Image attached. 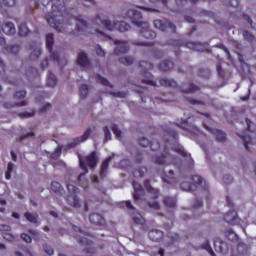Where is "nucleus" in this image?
<instances>
[{
  "mask_svg": "<svg viewBox=\"0 0 256 256\" xmlns=\"http://www.w3.org/2000/svg\"><path fill=\"white\" fill-rule=\"evenodd\" d=\"M237 217H239L237 211L230 210L224 215V221L230 225H235V223H237Z\"/></svg>",
  "mask_w": 256,
  "mask_h": 256,
  "instance_id": "24",
  "label": "nucleus"
},
{
  "mask_svg": "<svg viewBox=\"0 0 256 256\" xmlns=\"http://www.w3.org/2000/svg\"><path fill=\"white\" fill-rule=\"evenodd\" d=\"M103 131H104V141H111V132L109 131V127L105 126L103 128Z\"/></svg>",
  "mask_w": 256,
  "mask_h": 256,
  "instance_id": "55",
  "label": "nucleus"
},
{
  "mask_svg": "<svg viewBox=\"0 0 256 256\" xmlns=\"http://www.w3.org/2000/svg\"><path fill=\"white\" fill-rule=\"evenodd\" d=\"M147 174V167L145 166H142V167H139L138 169H136L134 171V175L135 177H145V175Z\"/></svg>",
  "mask_w": 256,
  "mask_h": 256,
  "instance_id": "43",
  "label": "nucleus"
},
{
  "mask_svg": "<svg viewBox=\"0 0 256 256\" xmlns=\"http://www.w3.org/2000/svg\"><path fill=\"white\" fill-rule=\"evenodd\" d=\"M211 133L216 137V141L219 143H224V141H227V134H225V132L218 129H213L211 130Z\"/></svg>",
  "mask_w": 256,
  "mask_h": 256,
  "instance_id": "30",
  "label": "nucleus"
},
{
  "mask_svg": "<svg viewBox=\"0 0 256 256\" xmlns=\"http://www.w3.org/2000/svg\"><path fill=\"white\" fill-rule=\"evenodd\" d=\"M66 187L69 191V195L66 198L67 204L70 207H74V209H81V200H79V197L77 196V193H79V188L73 184H66Z\"/></svg>",
  "mask_w": 256,
  "mask_h": 256,
  "instance_id": "8",
  "label": "nucleus"
},
{
  "mask_svg": "<svg viewBox=\"0 0 256 256\" xmlns=\"http://www.w3.org/2000/svg\"><path fill=\"white\" fill-rule=\"evenodd\" d=\"M164 131L168 135L167 143L168 145H171L172 151H174V153H178V155H181V157H184L185 159L184 164L179 167L180 172L189 173V175H191L195 167V160H193L191 154L187 153L185 148L179 144V134L177 131H174L169 127H165Z\"/></svg>",
  "mask_w": 256,
  "mask_h": 256,
  "instance_id": "3",
  "label": "nucleus"
},
{
  "mask_svg": "<svg viewBox=\"0 0 256 256\" xmlns=\"http://www.w3.org/2000/svg\"><path fill=\"white\" fill-rule=\"evenodd\" d=\"M33 115H35V112H23L19 114V117L21 119H28L29 117H33Z\"/></svg>",
  "mask_w": 256,
  "mask_h": 256,
  "instance_id": "61",
  "label": "nucleus"
},
{
  "mask_svg": "<svg viewBox=\"0 0 256 256\" xmlns=\"http://www.w3.org/2000/svg\"><path fill=\"white\" fill-rule=\"evenodd\" d=\"M55 85H57V77L50 71L47 76V86L55 87Z\"/></svg>",
  "mask_w": 256,
  "mask_h": 256,
  "instance_id": "36",
  "label": "nucleus"
},
{
  "mask_svg": "<svg viewBox=\"0 0 256 256\" xmlns=\"http://www.w3.org/2000/svg\"><path fill=\"white\" fill-rule=\"evenodd\" d=\"M176 127L183 129L184 131L189 130V122L187 120H182L181 123L174 124Z\"/></svg>",
  "mask_w": 256,
  "mask_h": 256,
  "instance_id": "51",
  "label": "nucleus"
},
{
  "mask_svg": "<svg viewBox=\"0 0 256 256\" xmlns=\"http://www.w3.org/2000/svg\"><path fill=\"white\" fill-rule=\"evenodd\" d=\"M187 101H188V103H190V105H205V102H203L201 100H196L193 98H190Z\"/></svg>",
  "mask_w": 256,
  "mask_h": 256,
  "instance_id": "59",
  "label": "nucleus"
},
{
  "mask_svg": "<svg viewBox=\"0 0 256 256\" xmlns=\"http://www.w3.org/2000/svg\"><path fill=\"white\" fill-rule=\"evenodd\" d=\"M114 45H116L114 49L115 55H126V53H129V44L126 41L115 40Z\"/></svg>",
  "mask_w": 256,
  "mask_h": 256,
  "instance_id": "15",
  "label": "nucleus"
},
{
  "mask_svg": "<svg viewBox=\"0 0 256 256\" xmlns=\"http://www.w3.org/2000/svg\"><path fill=\"white\" fill-rule=\"evenodd\" d=\"M223 181H224V183H226V185H229V183H233V176L224 175Z\"/></svg>",
  "mask_w": 256,
  "mask_h": 256,
  "instance_id": "64",
  "label": "nucleus"
},
{
  "mask_svg": "<svg viewBox=\"0 0 256 256\" xmlns=\"http://www.w3.org/2000/svg\"><path fill=\"white\" fill-rule=\"evenodd\" d=\"M143 185L144 189H146V191L150 194V198L153 199V201H157L161 195V191L151 186V181L149 179L144 180Z\"/></svg>",
  "mask_w": 256,
  "mask_h": 256,
  "instance_id": "14",
  "label": "nucleus"
},
{
  "mask_svg": "<svg viewBox=\"0 0 256 256\" xmlns=\"http://www.w3.org/2000/svg\"><path fill=\"white\" fill-rule=\"evenodd\" d=\"M158 82L160 83L161 87H170L172 89H176L177 87V82L173 79L160 78Z\"/></svg>",
  "mask_w": 256,
  "mask_h": 256,
  "instance_id": "29",
  "label": "nucleus"
},
{
  "mask_svg": "<svg viewBox=\"0 0 256 256\" xmlns=\"http://www.w3.org/2000/svg\"><path fill=\"white\" fill-rule=\"evenodd\" d=\"M111 161H113V156H109L103 160L100 168L101 177H107V171H109V163H111Z\"/></svg>",
  "mask_w": 256,
  "mask_h": 256,
  "instance_id": "25",
  "label": "nucleus"
},
{
  "mask_svg": "<svg viewBox=\"0 0 256 256\" xmlns=\"http://www.w3.org/2000/svg\"><path fill=\"white\" fill-rule=\"evenodd\" d=\"M175 65L173 64V61L171 60H164L158 65L159 71H162V73H167L173 69Z\"/></svg>",
  "mask_w": 256,
  "mask_h": 256,
  "instance_id": "26",
  "label": "nucleus"
},
{
  "mask_svg": "<svg viewBox=\"0 0 256 256\" xmlns=\"http://www.w3.org/2000/svg\"><path fill=\"white\" fill-rule=\"evenodd\" d=\"M24 217L26 221H29V223H33V225H37L39 223V215L37 213L33 214L30 212H25Z\"/></svg>",
  "mask_w": 256,
  "mask_h": 256,
  "instance_id": "33",
  "label": "nucleus"
},
{
  "mask_svg": "<svg viewBox=\"0 0 256 256\" xmlns=\"http://www.w3.org/2000/svg\"><path fill=\"white\" fill-rule=\"evenodd\" d=\"M53 45H55V38L53 37L52 33H49L46 35V47L50 53L52 61H54L55 63H59V55L53 52Z\"/></svg>",
  "mask_w": 256,
  "mask_h": 256,
  "instance_id": "11",
  "label": "nucleus"
},
{
  "mask_svg": "<svg viewBox=\"0 0 256 256\" xmlns=\"http://www.w3.org/2000/svg\"><path fill=\"white\" fill-rule=\"evenodd\" d=\"M112 133L115 134L116 139H121L123 137V133L119 130V126L115 124L112 126Z\"/></svg>",
  "mask_w": 256,
  "mask_h": 256,
  "instance_id": "48",
  "label": "nucleus"
},
{
  "mask_svg": "<svg viewBox=\"0 0 256 256\" xmlns=\"http://www.w3.org/2000/svg\"><path fill=\"white\" fill-rule=\"evenodd\" d=\"M140 147H150L151 151H159L161 144L158 140L149 141L146 137H142L138 141Z\"/></svg>",
  "mask_w": 256,
  "mask_h": 256,
  "instance_id": "13",
  "label": "nucleus"
},
{
  "mask_svg": "<svg viewBox=\"0 0 256 256\" xmlns=\"http://www.w3.org/2000/svg\"><path fill=\"white\" fill-rule=\"evenodd\" d=\"M163 205L167 209H175L177 207V197L175 196H165L162 201Z\"/></svg>",
  "mask_w": 256,
  "mask_h": 256,
  "instance_id": "23",
  "label": "nucleus"
},
{
  "mask_svg": "<svg viewBox=\"0 0 256 256\" xmlns=\"http://www.w3.org/2000/svg\"><path fill=\"white\" fill-rule=\"evenodd\" d=\"M154 27L160 31H171V33L177 31L175 24L169 22L167 19L154 20Z\"/></svg>",
  "mask_w": 256,
  "mask_h": 256,
  "instance_id": "9",
  "label": "nucleus"
},
{
  "mask_svg": "<svg viewBox=\"0 0 256 256\" xmlns=\"http://www.w3.org/2000/svg\"><path fill=\"white\" fill-rule=\"evenodd\" d=\"M43 250L46 253V255H53V253H54L53 247H51L47 244L43 245Z\"/></svg>",
  "mask_w": 256,
  "mask_h": 256,
  "instance_id": "56",
  "label": "nucleus"
},
{
  "mask_svg": "<svg viewBox=\"0 0 256 256\" xmlns=\"http://www.w3.org/2000/svg\"><path fill=\"white\" fill-rule=\"evenodd\" d=\"M89 221L92 225H99L100 227H104L106 225L105 218L99 213H93L89 216Z\"/></svg>",
  "mask_w": 256,
  "mask_h": 256,
  "instance_id": "20",
  "label": "nucleus"
},
{
  "mask_svg": "<svg viewBox=\"0 0 256 256\" xmlns=\"http://www.w3.org/2000/svg\"><path fill=\"white\" fill-rule=\"evenodd\" d=\"M132 185L134 189L133 199L135 203H137V201H141V197H143V186L135 181H132Z\"/></svg>",
  "mask_w": 256,
  "mask_h": 256,
  "instance_id": "18",
  "label": "nucleus"
},
{
  "mask_svg": "<svg viewBox=\"0 0 256 256\" xmlns=\"http://www.w3.org/2000/svg\"><path fill=\"white\" fill-rule=\"evenodd\" d=\"M180 187L183 191H189L190 193H193L198 189H201L202 191H209V185H207V181L199 175H192L190 177V181L182 182Z\"/></svg>",
  "mask_w": 256,
  "mask_h": 256,
  "instance_id": "4",
  "label": "nucleus"
},
{
  "mask_svg": "<svg viewBox=\"0 0 256 256\" xmlns=\"http://www.w3.org/2000/svg\"><path fill=\"white\" fill-rule=\"evenodd\" d=\"M216 70H217V74H218V77H220V79H227V77H231V72L229 71H225L223 69V66H221V63H218L216 65Z\"/></svg>",
  "mask_w": 256,
  "mask_h": 256,
  "instance_id": "32",
  "label": "nucleus"
},
{
  "mask_svg": "<svg viewBox=\"0 0 256 256\" xmlns=\"http://www.w3.org/2000/svg\"><path fill=\"white\" fill-rule=\"evenodd\" d=\"M184 47H187V49H190V51H196L198 53H204V51H207L209 49V43H201V42H186L183 43Z\"/></svg>",
  "mask_w": 256,
  "mask_h": 256,
  "instance_id": "10",
  "label": "nucleus"
},
{
  "mask_svg": "<svg viewBox=\"0 0 256 256\" xmlns=\"http://www.w3.org/2000/svg\"><path fill=\"white\" fill-rule=\"evenodd\" d=\"M162 180L164 181V183H168V185H175V172H173V170H170L168 173H165L162 176Z\"/></svg>",
  "mask_w": 256,
  "mask_h": 256,
  "instance_id": "31",
  "label": "nucleus"
},
{
  "mask_svg": "<svg viewBox=\"0 0 256 256\" xmlns=\"http://www.w3.org/2000/svg\"><path fill=\"white\" fill-rule=\"evenodd\" d=\"M76 62H77V65H79L83 69H87V67H89V65H90L89 57L87 56V54L85 52H80L78 54V58H77Z\"/></svg>",
  "mask_w": 256,
  "mask_h": 256,
  "instance_id": "22",
  "label": "nucleus"
},
{
  "mask_svg": "<svg viewBox=\"0 0 256 256\" xmlns=\"http://www.w3.org/2000/svg\"><path fill=\"white\" fill-rule=\"evenodd\" d=\"M96 55H98V57H105V50H103L101 46H97Z\"/></svg>",
  "mask_w": 256,
  "mask_h": 256,
  "instance_id": "63",
  "label": "nucleus"
},
{
  "mask_svg": "<svg viewBox=\"0 0 256 256\" xmlns=\"http://www.w3.org/2000/svg\"><path fill=\"white\" fill-rule=\"evenodd\" d=\"M87 95H89V86L83 84L80 86V99H86Z\"/></svg>",
  "mask_w": 256,
  "mask_h": 256,
  "instance_id": "40",
  "label": "nucleus"
},
{
  "mask_svg": "<svg viewBox=\"0 0 256 256\" xmlns=\"http://www.w3.org/2000/svg\"><path fill=\"white\" fill-rule=\"evenodd\" d=\"M153 161L156 165H176L175 156L171 155V153L169 152V148L167 147V144L164 145L163 152L155 154V156L153 157Z\"/></svg>",
  "mask_w": 256,
  "mask_h": 256,
  "instance_id": "7",
  "label": "nucleus"
},
{
  "mask_svg": "<svg viewBox=\"0 0 256 256\" xmlns=\"http://www.w3.org/2000/svg\"><path fill=\"white\" fill-rule=\"evenodd\" d=\"M0 33H4V35H15V33H17L15 24L12 22H7L3 25H0Z\"/></svg>",
  "mask_w": 256,
  "mask_h": 256,
  "instance_id": "21",
  "label": "nucleus"
},
{
  "mask_svg": "<svg viewBox=\"0 0 256 256\" xmlns=\"http://www.w3.org/2000/svg\"><path fill=\"white\" fill-rule=\"evenodd\" d=\"M200 77H210L211 76V70L204 69L199 71Z\"/></svg>",
  "mask_w": 256,
  "mask_h": 256,
  "instance_id": "62",
  "label": "nucleus"
},
{
  "mask_svg": "<svg viewBox=\"0 0 256 256\" xmlns=\"http://www.w3.org/2000/svg\"><path fill=\"white\" fill-rule=\"evenodd\" d=\"M61 151H62V147L58 146L55 149V152L51 154V159H59V157H61Z\"/></svg>",
  "mask_w": 256,
  "mask_h": 256,
  "instance_id": "52",
  "label": "nucleus"
},
{
  "mask_svg": "<svg viewBox=\"0 0 256 256\" xmlns=\"http://www.w3.org/2000/svg\"><path fill=\"white\" fill-rule=\"evenodd\" d=\"M21 239L22 241H25V243H31V241H33V238H31L27 233H22Z\"/></svg>",
  "mask_w": 256,
  "mask_h": 256,
  "instance_id": "60",
  "label": "nucleus"
},
{
  "mask_svg": "<svg viewBox=\"0 0 256 256\" xmlns=\"http://www.w3.org/2000/svg\"><path fill=\"white\" fill-rule=\"evenodd\" d=\"M97 82L100 83V85H104V87H113L109 80L107 78L101 76L100 74H96Z\"/></svg>",
  "mask_w": 256,
  "mask_h": 256,
  "instance_id": "39",
  "label": "nucleus"
},
{
  "mask_svg": "<svg viewBox=\"0 0 256 256\" xmlns=\"http://www.w3.org/2000/svg\"><path fill=\"white\" fill-rule=\"evenodd\" d=\"M134 62H135V58L133 57H122L119 59V63L126 66L133 65Z\"/></svg>",
  "mask_w": 256,
  "mask_h": 256,
  "instance_id": "42",
  "label": "nucleus"
},
{
  "mask_svg": "<svg viewBox=\"0 0 256 256\" xmlns=\"http://www.w3.org/2000/svg\"><path fill=\"white\" fill-rule=\"evenodd\" d=\"M50 188L54 193H56V195H61L63 193V186H61V183L57 181H53Z\"/></svg>",
  "mask_w": 256,
  "mask_h": 256,
  "instance_id": "34",
  "label": "nucleus"
},
{
  "mask_svg": "<svg viewBox=\"0 0 256 256\" xmlns=\"http://www.w3.org/2000/svg\"><path fill=\"white\" fill-rule=\"evenodd\" d=\"M148 237L150 241H154V243H159L163 237H165V233L159 229H152L148 232Z\"/></svg>",
  "mask_w": 256,
  "mask_h": 256,
  "instance_id": "19",
  "label": "nucleus"
},
{
  "mask_svg": "<svg viewBox=\"0 0 256 256\" xmlns=\"http://www.w3.org/2000/svg\"><path fill=\"white\" fill-rule=\"evenodd\" d=\"M202 249H205V251H207L209 253V255L215 256V252L213 251V248H211V244H209V241H206L202 245Z\"/></svg>",
  "mask_w": 256,
  "mask_h": 256,
  "instance_id": "49",
  "label": "nucleus"
},
{
  "mask_svg": "<svg viewBox=\"0 0 256 256\" xmlns=\"http://www.w3.org/2000/svg\"><path fill=\"white\" fill-rule=\"evenodd\" d=\"M26 95L27 92L25 90H20L15 93L14 99H16L17 101H22V99L26 97Z\"/></svg>",
  "mask_w": 256,
  "mask_h": 256,
  "instance_id": "50",
  "label": "nucleus"
},
{
  "mask_svg": "<svg viewBox=\"0 0 256 256\" xmlns=\"http://www.w3.org/2000/svg\"><path fill=\"white\" fill-rule=\"evenodd\" d=\"M0 232L5 241L13 243L17 239L15 235L11 234V226L7 224H0Z\"/></svg>",
  "mask_w": 256,
  "mask_h": 256,
  "instance_id": "16",
  "label": "nucleus"
},
{
  "mask_svg": "<svg viewBox=\"0 0 256 256\" xmlns=\"http://www.w3.org/2000/svg\"><path fill=\"white\" fill-rule=\"evenodd\" d=\"M29 33H31V30H29V28L27 27V24L23 23L19 25L18 35H20V37H27Z\"/></svg>",
  "mask_w": 256,
  "mask_h": 256,
  "instance_id": "35",
  "label": "nucleus"
},
{
  "mask_svg": "<svg viewBox=\"0 0 256 256\" xmlns=\"http://www.w3.org/2000/svg\"><path fill=\"white\" fill-rule=\"evenodd\" d=\"M39 57H41V48H35L30 55V59L35 61L39 59Z\"/></svg>",
  "mask_w": 256,
  "mask_h": 256,
  "instance_id": "46",
  "label": "nucleus"
},
{
  "mask_svg": "<svg viewBox=\"0 0 256 256\" xmlns=\"http://www.w3.org/2000/svg\"><path fill=\"white\" fill-rule=\"evenodd\" d=\"M16 0H2L0 1V8L1 7H15Z\"/></svg>",
  "mask_w": 256,
  "mask_h": 256,
  "instance_id": "45",
  "label": "nucleus"
},
{
  "mask_svg": "<svg viewBox=\"0 0 256 256\" xmlns=\"http://www.w3.org/2000/svg\"><path fill=\"white\" fill-rule=\"evenodd\" d=\"M139 67L141 70V75L144 77L141 81L144 85H151L152 87H157V83L153 81V74H151L149 71L153 69V64L147 62V61H140Z\"/></svg>",
  "mask_w": 256,
  "mask_h": 256,
  "instance_id": "6",
  "label": "nucleus"
},
{
  "mask_svg": "<svg viewBox=\"0 0 256 256\" xmlns=\"http://www.w3.org/2000/svg\"><path fill=\"white\" fill-rule=\"evenodd\" d=\"M27 106V102L26 100H22L16 104H9V103H4V107L5 109H11L13 107H25Z\"/></svg>",
  "mask_w": 256,
  "mask_h": 256,
  "instance_id": "41",
  "label": "nucleus"
},
{
  "mask_svg": "<svg viewBox=\"0 0 256 256\" xmlns=\"http://www.w3.org/2000/svg\"><path fill=\"white\" fill-rule=\"evenodd\" d=\"M225 235L228 239H236L237 238V234L232 229L226 230ZM230 237H232V238H230Z\"/></svg>",
  "mask_w": 256,
  "mask_h": 256,
  "instance_id": "57",
  "label": "nucleus"
},
{
  "mask_svg": "<svg viewBox=\"0 0 256 256\" xmlns=\"http://www.w3.org/2000/svg\"><path fill=\"white\" fill-rule=\"evenodd\" d=\"M6 51L8 53H11L12 55H18L19 51H21V46L19 45H11V46H5Z\"/></svg>",
  "mask_w": 256,
  "mask_h": 256,
  "instance_id": "38",
  "label": "nucleus"
},
{
  "mask_svg": "<svg viewBox=\"0 0 256 256\" xmlns=\"http://www.w3.org/2000/svg\"><path fill=\"white\" fill-rule=\"evenodd\" d=\"M131 217L136 225H145L147 223V220L141 215L139 212H131Z\"/></svg>",
  "mask_w": 256,
  "mask_h": 256,
  "instance_id": "28",
  "label": "nucleus"
},
{
  "mask_svg": "<svg viewBox=\"0 0 256 256\" xmlns=\"http://www.w3.org/2000/svg\"><path fill=\"white\" fill-rule=\"evenodd\" d=\"M243 38L246 40V41H253V39H255V36H253V34H251L249 31L245 30L243 33Z\"/></svg>",
  "mask_w": 256,
  "mask_h": 256,
  "instance_id": "54",
  "label": "nucleus"
},
{
  "mask_svg": "<svg viewBox=\"0 0 256 256\" xmlns=\"http://www.w3.org/2000/svg\"><path fill=\"white\" fill-rule=\"evenodd\" d=\"M227 248V243H225L223 240L220 238H216L214 240V250L216 253H223L225 249Z\"/></svg>",
  "mask_w": 256,
  "mask_h": 256,
  "instance_id": "27",
  "label": "nucleus"
},
{
  "mask_svg": "<svg viewBox=\"0 0 256 256\" xmlns=\"http://www.w3.org/2000/svg\"><path fill=\"white\" fill-rule=\"evenodd\" d=\"M238 137L242 139L246 151H249V143H251L252 138L247 134H238Z\"/></svg>",
  "mask_w": 256,
  "mask_h": 256,
  "instance_id": "37",
  "label": "nucleus"
},
{
  "mask_svg": "<svg viewBox=\"0 0 256 256\" xmlns=\"http://www.w3.org/2000/svg\"><path fill=\"white\" fill-rule=\"evenodd\" d=\"M191 3L192 5H195L199 2V0H175V3L178 7H183V5H186L187 2Z\"/></svg>",
  "mask_w": 256,
  "mask_h": 256,
  "instance_id": "47",
  "label": "nucleus"
},
{
  "mask_svg": "<svg viewBox=\"0 0 256 256\" xmlns=\"http://www.w3.org/2000/svg\"><path fill=\"white\" fill-rule=\"evenodd\" d=\"M126 19H130V21L139 27L140 37L146 39L145 41L134 40L132 45L136 47H153L155 45V37H157V33L155 31L149 29V23L143 22V14L141 12L130 9L126 13Z\"/></svg>",
  "mask_w": 256,
  "mask_h": 256,
  "instance_id": "2",
  "label": "nucleus"
},
{
  "mask_svg": "<svg viewBox=\"0 0 256 256\" xmlns=\"http://www.w3.org/2000/svg\"><path fill=\"white\" fill-rule=\"evenodd\" d=\"M121 205L122 207L125 206L126 209H129V211H132L135 212L137 211L134 207H133V204H131V201L127 200V201H124V202H121Z\"/></svg>",
  "mask_w": 256,
  "mask_h": 256,
  "instance_id": "53",
  "label": "nucleus"
},
{
  "mask_svg": "<svg viewBox=\"0 0 256 256\" xmlns=\"http://www.w3.org/2000/svg\"><path fill=\"white\" fill-rule=\"evenodd\" d=\"M0 77H2L3 81H8V83H11L9 78L5 77V63L0 59Z\"/></svg>",
  "mask_w": 256,
  "mask_h": 256,
  "instance_id": "44",
  "label": "nucleus"
},
{
  "mask_svg": "<svg viewBox=\"0 0 256 256\" xmlns=\"http://www.w3.org/2000/svg\"><path fill=\"white\" fill-rule=\"evenodd\" d=\"M47 23L55 29L58 33H65V29H67V25H73L70 21H74L76 23L77 31L82 33H87L89 29L95 27H101V25L107 29L108 31H119L120 33H125L131 29V26L124 21L120 22H111L109 20H103L101 17L97 16L94 20H90L89 22H85L83 16L79 15L75 16H67V8L65 6L53 5L52 12L50 16H46Z\"/></svg>",
  "mask_w": 256,
  "mask_h": 256,
  "instance_id": "1",
  "label": "nucleus"
},
{
  "mask_svg": "<svg viewBox=\"0 0 256 256\" xmlns=\"http://www.w3.org/2000/svg\"><path fill=\"white\" fill-rule=\"evenodd\" d=\"M197 91H201V88L192 82L184 83L181 86V92L187 95H193V93H197Z\"/></svg>",
  "mask_w": 256,
  "mask_h": 256,
  "instance_id": "17",
  "label": "nucleus"
},
{
  "mask_svg": "<svg viewBox=\"0 0 256 256\" xmlns=\"http://www.w3.org/2000/svg\"><path fill=\"white\" fill-rule=\"evenodd\" d=\"M98 161L97 153L95 151H92L88 156L79 158L80 167L83 169V171H85V173H81L78 176V181H81V179L85 177L86 173L89 172L87 167H89V169H95V167H97Z\"/></svg>",
  "mask_w": 256,
  "mask_h": 256,
  "instance_id": "5",
  "label": "nucleus"
},
{
  "mask_svg": "<svg viewBox=\"0 0 256 256\" xmlns=\"http://www.w3.org/2000/svg\"><path fill=\"white\" fill-rule=\"evenodd\" d=\"M148 207H150V209L159 211V209H161V204H159V202H148Z\"/></svg>",
  "mask_w": 256,
  "mask_h": 256,
  "instance_id": "58",
  "label": "nucleus"
},
{
  "mask_svg": "<svg viewBox=\"0 0 256 256\" xmlns=\"http://www.w3.org/2000/svg\"><path fill=\"white\" fill-rule=\"evenodd\" d=\"M91 128H88L85 130L84 134L81 137L74 138L72 142H69L66 147L67 149H73V147H77L79 143H83L84 141H87L89 137H91Z\"/></svg>",
  "mask_w": 256,
  "mask_h": 256,
  "instance_id": "12",
  "label": "nucleus"
}]
</instances>
